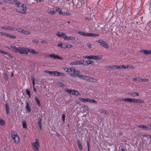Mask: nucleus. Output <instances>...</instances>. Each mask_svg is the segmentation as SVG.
I'll list each match as a JSON object with an SVG mask.
<instances>
[{"instance_id":"f257e3e1","label":"nucleus","mask_w":151,"mask_h":151,"mask_svg":"<svg viewBox=\"0 0 151 151\" xmlns=\"http://www.w3.org/2000/svg\"><path fill=\"white\" fill-rule=\"evenodd\" d=\"M6 48L11 50L16 53L19 52L21 54H27V48L26 47H19L17 48L14 46L11 45L10 47H7Z\"/></svg>"},{"instance_id":"f03ea898","label":"nucleus","mask_w":151,"mask_h":151,"mask_svg":"<svg viewBox=\"0 0 151 151\" xmlns=\"http://www.w3.org/2000/svg\"><path fill=\"white\" fill-rule=\"evenodd\" d=\"M15 6L16 7V10L17 12L23 14H26L27 9L25 4L21 5L19 2V3H18Z\"/></svg>"},{"instance_id":"7ed1b4c3","label":"nucleus","mask_w":151,"mask_h":151,"mask_svg":"<svg viewBox=\"0 0 151 151\" xmlns=\"http://www.w3.org/2000/svg\"><path fill=\"white\" fill-rule=\"evenodd\" d=\"M70 69L69 74L70 76L75 77L78 76L79 77V76L81 75L80 74V71L79 70H76L74 67H71Z\"/></svg>"},{"instance_id":"20e7f679","label":"nucleus","mask_w":151,"mask_h":151,"mask_svg":"<svg viewBox=\"0 0 151 151\" xmlns=\"http://www.w3.org/2000/svg\"><path fill=\"white\" fill-rule=\"evenodd\" d=\"M32 146L33 149L35 151H39L40 146L39 139H35V141L32 143Z\"/></svg>"},{"instance_id":"39448f33","label":"nucleus","mask_w":151,"mask_h":151,"mask_svg":"<svg viewBox=\"0 0 151 151\" xmlns=\"http://www.w3.org/2000/svg\"><path fill=\"white\" fill-rule=\"evenodd\" d=\"M103 55H100L98 56L94 55H86L83 56L84 58H86L88 59H94L95 60H100L102 58Z\"/></svg>"},{"instance_id":"423d86ee","label":"nucleus","mask_w":151,"mask_h":151,"mask_svg":"<svg viewBox=\"0 0 151 151\" xmlns=\"http://www.w3.org/2000/svg\"><path fill=\"white\" fill-rule=\"evenodd\" d=\"M11 137L16 143H19L20 142L19 138L16 132H13L12 133Z\"/></svg>"},{"instance_id":"0eeeda50","label":"nucleus","mask_w":151,"mask_h":151,"mask_svg":"<svg viewBox=\"0 0 151 151\" xmlns=\"http://www.w3.org/2000/svg\"><path fill=\"white\" fill-rule=\"evenodd\" d=\"M84 62L85 60H76L70 63L69 65H83Z\"/></svg>"},{"instance_id":"6e6552de","label":"nucleus","mask_w":151,"mask_h":151,"mask_svg":"<svg viewBox=\"0 0 151 151\" xmlns=\"http://www.w3.org/2000/svg\"><path fill=\"white\" fill-rule=\"evenodd\" d=\"M1 28L6 30H10L13 31H15L17 29L15 27L7 25L2 27Z\"/></svg>"},{"instance_id":"1a4fd4ad","label":"nucleus","mask_w":151,"mask_h":151,"mask_svg":"<svg viewBox=\"0 0 151 151\" xmlns=\"http://www.w3.org/2000/svg\"><path fill=\"white\" fill-rule=\"evenodd\" d=\"M3 1L9 3L14 4L15 5L19 3V1L17 0H3Z\"/></svg>"},{"instance_id":"9d476101","label":"nucleus","mask_w":151,"mask_h":151,"mask_svg":"<svg viewBox=\"0 0 151 151\" xmlns=\"http://www.w3.org/2000/svg\"><path fill=\"white\" fill-rule=\"evenodd\" d=\"M48 56L50 58H53L54 59H58L59 60H63V58L58 55H55L53 54L49 55Z\"/></svg>"},{"instance_id":"9b49d317","label":"nucleus","mask_w":151,"mask_h":151,"mask_svg":"<svg viewBox=\"0 0 151 151\" xmlns=\"http://www.w3.org/2000/svg\"><path fill=\"white\" fill-rule=\"evenodd\" d=\"M28 52L32 53L33 55L38 54L39 53V52L38 51H36L35 50L30 48H27V54Z\"/></svg>"},{"instance_id":"f8f14e48","label":"nucleus","mask_w":151,"mask_h":151,"mask_svg":"<svg viewBox=\"0 0 151 151\" xmlns=\"http://www.w3.org/2000/svg\"><path fill=\"white\" fill-rule=\"evenodd\" d=\"M56 35L59 37H63L64 39L66 35L64 32H60L58 31L56 33Z\"/></svg>"},{"instance_id":"ddd939ff","label":"nucleus","mask_w":151,"mask_h":151,"mask_svg":"<svg viewBox=\"0 0 151 151\" xmlns=\"http://www.w3.org/2000/svg\"><path fill=\"white\" fill-rule=\"evenodd\" d=\"M140 52L142 53H144L145 55H151V50H142Z\"/></svg>"},{"instance_id":"4468645a","label":"nucleus","mask_w":151,"mask_h":151,"mask_svg":"<svg viewBox=\"0 0 151 151\" xmlns=\"http://www.w3.org/2000/svg\"><path fill=\"white\" fill-rule=\"evenodd\" d=\"M94 62L92 60H88V61H85L84 62L83 64L84 65H88L89 64L93 65L94 64Z\"/></svg>"},{"instance_id":"2eb2a0df","label":"nucleus","mask_w":151,"mask_h":151,"mask_svg":"<svg viewBox=\"0 0 151 151\" xmlns=\"http://www.w3.org/2000/svg\"><path fill=\"white\" fill-rule=\"evenodd\" d=\"M90 77H88L87 76L84 75H79V78L80 79H84L85 80L88 81H89Z\"/></svg>"},{"instance_id":"dca6fc26","label":"nucleus","mask_w":151,"mask_h":151,"mask_svg":"<svg viewBox=\"0 0 151 151\" xmlns=\"http://www.w3.org/2000/svg\"><path fill=\"white\" fill-rule=\"evenodd\" d=\"M0 53H2L3 54L6 55L11 58H13L12 56L8 52L1 50L0 52Z\"/></svg>"},{"instance_id":"f3484780","label":"nucleus","mask_w":151,"mask_h":151,"mask_svg":"<svg viewBox=\"0 0 151 151\" xmlns=\"http://www.w3.org/2000/svg\"><path fill=\"white\" fill-rule=\"evenodd\" d=\"M0 53H2L3 54L6 55L11 58H13L12 56L8 52L1 50L0 52Z\"/></svg>"},{"instance_id":"a211bd4d","label":"nucleus","mask_w":151,"mask_h":151,"mask_svg":"<svg viewBox=\"0 0 151 151\" xmlns=\"http://www.w3.org/2000/svg\"><path fill=\"white\" fill-rule=\"evenodd\" d=\"M101 45L103 47L106 48H107L109 47V45L105 41H101Z\"/></svg>"},{"instance_id":"6ab92c4d","label":"nucleus","mask_w":151,"mask_h":151,"mask_svg":"<svg viewBox=\"0 0 151 151\" xmlns=\"http://www.w3.org/2000/svg\"><path fill=\"white\" fill-rule=\"evenodd\" d=\"M75 39V38L73 36H69L68 37L66 35L65 38H64V40H74Z\"/></svg>"},{"instance_id":"aec40b11","label":"nucleus","mask_w":151,"mask_h":151,"mask_svg":"<svg viewBox=\"0 0 151 151\" xmlns=\"http://www.w3.org/2000/svg\"><path fill=\"white\" fill-rule=\"evenodd\" d=\"M79 99L81 102L83 103L88 102V98L84 99L82 97H79Z\"/></svg>"},{"instance_id":"412c9836","label":"nucleus","mask_w":151,"mask_h":151,"mask_svg":"<svg viewBox=\"0 0 151 151\" xmlns=\"http://www.w3.org/2000/svg\"><path fill=\"white\" fill-rule=\"evenodd\" d=\"M130 95L132 96L133 97H135L136 96H139V94L136 92H131L129 93Z\"/></svg>"},{"instance_id":"4be33fe9","label":"nucleus","mask_w":151,"mask_h":151,"mask_svg":"<svg viewBox=\"0 0 151 151\" xmlns=\"http://www.w3.org/2000/svg\"><path fill=\"white\" fill-rule=\"evenodd\" d=\"M55 11H56V12H58L59 14L62 15L63 12H62L61 9L60 8L56 7L55 8Z\"/></svg>"},{"instance_id":"5701e85b","label":"nucleus","mask_w":151,"mask_h":151,"mask_svg":"<svg viewBox=\"0 0 151 151\" xmlns=\"http://www.w3.org/2000/svg\"><path fill=\"white\" fill-rule=\"evenodd\" d=\"M137 127L139 128L144 129L145 130H148L149 129L148 127L145 125H138Z\"/></svg>"},{"instance_id":"b1692460","label":"nucleus","mask_w":151,"mask_h":151,"mask_svg":"<svg viewBox=\"0 0 151 151\" xmlns=\"http://www.w3.org/2000/svg\"><path fill=\"white\" fill-rule=\"evenodd\" d=\"M99 35L98 34H94L90 33H88V36L89 37H96L99 36Z\"/></svg>"},{"instance_id":"393cba45","label":"nucleus","mask_w":151,"mask_h":151,"mask_svg":"<svg viewBox=\"0 0 151 151\" xmlns=\"http://www.w3.org/2000/svg\"><path fill=\"white\" fill-rule=\"evenodd\" d=\"M98 111L99 112L105 114H107L108 113L107 111L102 109H99Z\"/></svg>"},{"instance_id":"a878e982","label":"nucleus","mask_w":151,"mask_h":151,"mask_svg":"<svg viewBox=\"0 0 151 151\" xmlns=\"http://www.w3.org/2000/svg\"><path fill=\"white\" fill-rule=\"evenodd\" d=\"M89 81L93 83H97L98 82V80L96 78L90 77Z\"/></svg>"},{"instance_id":"bb28decb","label":"nucleus","mask_w":151,"mask_h":151,"mask_svg":"<svg viewBox=\"0 0 151 151\" xmlns=\"http://www.w3.org/2000/svg\"><path fill=\"white\" fill-rule=\"evenodd\" d=\"M77 144L79 149L80 150H82L83 149L82 145L79 140L77 141Z\"/></svg>"},{"instance_id":"cd10ccee","label":"nucleus","mask_w":151,"mask_h":151,"mask_svg":"<svg viewBox=\"0 0 151 151\" xmlns=\"http://www.w3.org/2000/svg\"><path fill=\"white\" fill-rule=\"evenodd\" d=\"M71 94L72 95H74L76 96H78L79 93L77 91L73 90Z\"/></svg>"},{"instance_id":"c85d7f7f","label":"nucleus","mask_w":151,"mask_h":151,"mask_svg":"<svg viewBox=\"0 0 151 151\" xmlns=\"http://www.w3.org/2000/svg\"><path fill=\"white\" fill-rule=\"evenodd\" d=\"M5 106L6 114H8L9 112V105L7 104L6 103Z\"/></svg>"},{"instance_id":"c756f323","label":"nucleus","mask_w":151,"mask_h":151,"mask_svg":"<svg viewBox=\"0 0 151 151\" xmlns=\"http://www.w3.org/2000/svg\"><path fill=\"white\" fill-rule=\"evenodd\" d=\"M78 33L80 34V35L85 36H88V33H86L84 32H83L82 31H79L78 32Z\"/></svg>"},{"instance_id":"7c9ffc66","label":"nucleus","mask_w":151,"mask_h":151,"mask_svg":"<svg viewBox=\"0 0 151 151\" xmlns=\"http://www.w3.org/2000/svg\"><path fill=\"white\" fill-rule=\"evenodd\" d=\"M0 124L2 126L5 125V122L0 117Z\"/></svg>"},{"instance_id":"2f4dec72","label":"nucleus","mask_w":151,"mask_h":151,"mask_svg":"<svg viewBox=\"0 0 151 151\" xmlns=\"http://www.w3.org/2000/svg\"><path fill=\"white\" fill-rule=\"evenodd\" d=\"M35 101L37 102L38 106H40L41 105L40 102L39 100L37 98V97L35 96Z\"/></svg>"},{"instance_id":"473e14b6","label":"nucleus","mask_w":151,"mask_h":151,"mask_svg":"<svg viewBox=\"0 0 151 151\" xmlns=\"http://www.w3.org/2000/svg\"><path fill=\"white\" fill-rule=\"evenodd\" d=\"M25 107L28 112H30L31 111V109L29 107V104L27 103L26 104Z\"/></svg>"},{"instance_id":"72a5a7b5","label":"nucleus","mask_w":151,"mask_h":151,"mask_svg":"<svg viewBox=\"0 0 151 151\" xmlns=\"http://www.w3.org/2000/svg\"><path fill=\"white\" fill-rule=\"evenodd\" d=\"M88 102L93 103L94 104H96L97 103V102L95 100L89 99L88 100Z\"/></svg>"},{"instance_id":"f704fd0d","label":"nucleus","mask_w":151,"mask_h":151,"mask_svg":"<svg viewBox=\"0 0 151 151\" xmlns=\"http://www.w3.org/2000/svg\"><path fill=\"white\" fill-rule=\"evenodd\" d=\"M22 126L23 128L26 129L27 128L26 122L25 120L22 121Z\"/></svg>"},{"instance_id":"c9c22d12","label":"nucleus","mask_w":151,"mask_h":151,"mask_svg":"<svg viewBox=\"0 0 151 151\" xmlns=\"http://www.w3.org/2000/svg\"><path fill=\"white\" fill-rule=\"evenodd\" d=\"M131 99L129 98H124L122 99V100L126 102H131Z\"/></svg>"},{"instance_id":"e433bc0d","label":"nucleus","mask_w":151,"mask_h":151,"mask_svg":"<svg viewBox=\"0 0 151 151\" xmlns=\"http://www.w3.org/2000/svg\"><path fill=\"white\" fill-rule=\"evenodd\" d=\"M47 12L50 14H54L56 12V11H55H55H52L50 10H49L47 11Z\"/></svg>"},{"instance_id":"4c0bfd02","label":"nucleus","mask_w":151,"mask_h":151,"mask_svg":"<svg viewBox=\"0 0 151 151\" xmlns=\"http://www.w3.org/2000/svg\"><path fill=\"white\" fill-rule=\"evenodd\" d=\"M106 69H114V65H112L109 66H107L105 67Z\"/></svg>"},{"instance_id":"58836bf2","label":"nucleus","mask_w":151,"mask_h":151,"mask_svg":"<svg viewBox=\"0 0 151 151\" xmlns=\"http://www.w3.org/2000/svg\"><path fill=\"white\" fill-rule=\"evenodd\" d=\"M6 36L9 38H12L14 39L15 38H16V36H15L13 35H11L8 33H7V34H6Z\"/></svg>"},{"instance_id":"ea45409f","label":"nucleus","mask_w":151,"mask_h":151,"mask_svg":"<svg viewBox=\"0 0 151 151\" xmlns=\"http://www.w3.org/2000/svg\"><path fill=\"white\" fill-rule=\"evenodd\" d=\"M148 81V80L147 78H140L139 79V82H146Z\"/></svg>"},{"instance_id":"a19ab883","label":"nucleus","mask_w":151,"mask_h":151,"mask_svg":"<svg viewBox=\"0 0 151 151\" xmlns=\"http://www.w3.org/2000/svg\"><path fill=\"white\" fill-rule=\"evenodd\" d=\"M30 33V32L29 31L23 30L22 34L25 35H29Z\"/></svg>"},{"instance_id":"79ce46f5","label":"nucleus","mask_w":151,"mask_h":151,"mask_svg":"<svg viewBox=\"0 0 151 151\" xmlns=\"http://www.w3.org/2000/svg\"><path fill=\"white\" fill-rule=\"evenodd\" d=\"M38 124L40 129H41V119H38Z\"/></svg>"},{"instance_id":"37998d69","label":"nucleus","mask_w":151,"mask_h":151,"mask_svg":"<svg viewBox=\"0 0 151 151\" xmlns=\"http://www.w3.org/2000/svg\"><path fill=\"white\" fill-rule=\"evenodd\" d=\"M70 15V14L69 12H63V13L62 15Z\"/></svg>"},{"instance_id":"c03bdc74","label":"nucleus","mask_w":151,"mask_h":151,"mask_svg":"<svg viewBox=\"0 0 151 151\" xmlns=\"http://www.w3.org/2000/svg\"><path fill=\"white\" fill-rule=\"evenodd\" d=\"M70 68H63L64 70L66 72L70 73Z\"/></svg>"},{"instance_id":"a18cd8bd","label":"nucleus","mask_w":151,"mask_h":151,"mask_svg":"<svg viewBox=\"0 0 151 151\" xmlns=\"http://www.w3.org/2000/svg\"><path fill=\"white\" fill-rule=\"evenodd\" d=\"M127 68H129L130 69H134L135 68V67L133 65H127Z\"/></svg>"},{"instance_id":"49530a36","label":"nucleus","mask_w":151,"mask_h":151,"mask_svg":"<svg viewBox=\"0 0 151 151\" xmlns=\"http://www.w3.org/2000/svg\"><path fill=\"white\" fill-rule=\"evenodd\" d=\"M144 102L143 100L139 99H137V103H143Z\"/></svg>"},{"instance_id":"de8ad7c7","label":"nucleus","mask_w":151,"mask_h":151,"mask_svg":"<svg viewBox=\"0 0 151 151\" xmlns=\"http://www.w3.org/2000/svg\"><path fill=\"white\" fill-rule=\"evenodd\" d=\"M44 72H47V73L52 75L53 74V75L54 71H50L49 70H45Z\"/></svg>"},{"instance_id":"09e8293b","label":"nucleus","mask_w":151,"mask_h":151,"mask_svg":"<svg viewBox=\"0 0 151 151\" xmlns=\"http://www.w3.org/2000/svg\"><path fill=\"white\" fill-rule=\"evenodd\" d=\"M58 85L61 87H64L65 86V84L62 82H59L58 83Z\"/></svg>"},{"instance_id":"8fccbe9b","label":"nucleus","mask_w":151,"mask_h":151,"mask_svg":"<svg viewBox=\"0 0 151 151\" xmlns=\"http://www.w3.org/2000/svg\"><path fill=\"white\" fill-rule=\"evenodd\" d=\"M17 29L16 30H17L18 32H20L21 33H22V32L23 31V30L22 29L20 28H17Z\"/></svg>"},{"instance_id":"3c124183","label":"nucleus","mask_w":151,"mask_h":151,"mask_svg":"<svg viewBox=\"0 0 151 151\" xmlns=\"http://www.w3.org/2000/svg\"><path fill=\"white\" fill-rule=\"evenodd\" d=\"M114 68H117L119 70L121 69V65L119 66L114 65Z\"/></svg>"},{"instance_id":"603ef678","label":"nucleus","mask_w":151,"mask_h":151,"mask_svg":"<svg viewBox=\"0 0 151 151\" xmlns=\"http://www.w3.org/2000/svg\"><path fill=\"white\" fill-rule=\"evenodd\" d=\"M59 72L57 71H54L53 75L55 76H59Z\"/></svg>"},{"instance_id":"864d4df0","label":"nucleus","mask_w":151,"mask_h":151,"mask_svg":"<svg viewBox=\"0 0 151 151\" xmlns=\"http://www.w3.org/2000/svg\"><path fill=\"white\" fill-rule=\"evenodd\" d=\"M139 79H140L138 77H135L132 78V80L133 81H139Z\"/></svg>"},{"instance_id":"5fc2aeb1","label":"nucleus","mask_w":151,"mask_h":151,"mask_svg":"<svg viewBox=\"0 0 151 151\" xmlns=\"http://www.w3.org/2000/svg\"><path fill=\"white\" fill-rule=\"evenodd\" d=\"M137 99L134 98L131 99V102L137 103Z\"/></svg>"},{"instance_id":"6e6d98bb","label":"nucleus","mask_w":151,"mask_h":151,"mask_svg":"<svg viewBox=\"0 0 151 151\" xmlns=\"http://www.w3.org/2000/svg\"><path fill=\"white\" fill-rule=\"evenodd\" d=\"M58 46L59 47L63 48V43L62 42H59L58 44Z\"/></svg>"},{"instance_id":"4d7b16f0","label":"nucleus","mask_w":151,"mask_h":151,"mask_svg":"<svg viewBox=\"0 0 151 151\" xmlns=\"http://www.w3.org/2000/svg\"><path fill=\"white\" fill-rule=\"evenodd\" d=\"M65 91H67L68 93L71 94L72 90L70 89H67Z\"/></svg>"},{"instance_id":"13d9d810","label":"nucleus","mask_w":151,"mask_h":151,"mask_svg":"<svg viewBox=\"0 0 151 151\" xmlns=\"http://www.w3.org/2000/svg\"><path fill=\"white\" fill-rule=\"evenodd\" d=\"M26 92L27 93L28 95L29 96L30 98V97H31V96H30V91L28 90L27 89L26 90Z\"/></svg>"},{"instance_id":"bf43d9fd","label":"nucleus","mask_w":151,"mask_h":151,"mask_svg":"<svg viewBox=\"0 0 151 151\" xmlns=\"http://www.w3.org/2000/svg\"><path fill=\"white\" fill-rule=\"evenodd\" d=\"M127 65H121V69L123 68L124 69H126L127 68Z\"/></svg>"},{"instance_id":"052dcab7","label":"nucleus","mask_w":151,"mask_h":151,"mask_svg":"<svg viewBox=\"0 0 151 151\" xmlns=\"http://www.w3.org/2000/svg\"><path fill=\"white\" fill-rule=\"evenodd\" d=\"M87 46L89 48H91V45L90 43L88 42L87 44Z\"/></svg>"},{"instance_id":"680f3d73","label":"nucleus","mask_w":151,"mask_h":151,"mask_svg":"<svg viewBox=\"0 0 151 151\" xmlns=\"http://www.w3.org/2000/svg\"><path fill=\"white\" fill-rule=\"evenodd\" d=\"M67 44L65 43H63V48H67Z\"/></svg>"},{"instance_id":"e2e57ef3","label":"nucleus","mask_w":151,"mask_h":151,"mask_svg":"<svg viewBox=\"0 0 151 151\" xmlns=\"http://www.w3.org/2000/svg\"><path fill=\"white\" fill-rule=\"evenodd\" d=\"M73 47V46L70 44L67 45V48H70Z\"/></svg>"},{"instance_id":"0e129e2a","label":"nucleus","mask_w":151,"mask_h":151,"mask_svg":"<svg viewBox=\"0 0 151 151\" xmlns=\"http://www.w3.org/2000/svg\"><path fill=\"white\" fill-rule=\"evenodd\" d=\"M62 119H63V121L64 122L65 120V115L64 114H63L62 115Z\"/></svg>"},{"instance_id":"69168bd1","label":"nucleus","mask_w":151,"mask_h":151,"mask_svg":"<svg viewBox=\"0 0 151 151\" xmlns=\"http://www.w3.org/2000/svg\"><path fill=\"white\" fill-rule=\"evenodd\" d=\"M32 41L35 43H38L39 42L36 39H34L32 40Z\"/></svg>"},{"instance_id":"338daca9","label":"nucleus","mask_w":151,"mask_h":151,"mask_svg":"<svg viewBox=\"0 0 151 151\" xmlns=\"http://www.w3.org/2000/svg\"><path fill=\"white\" fill-rule=\"evenodd\" d=\"M65 75L64 73H62L59 72V76H65Z\"/></svg>"},{"instance_id":"774afa93","label":"nucleus","mask_w":151,"mask_h":151,"mask_svg":"<svg viewBox=\"0 0 151 151\" xmlns=\"http://www.w3.org/2000/svg\"><path fill=\"white\" fill-rule=\"evenodd\" d=\"M0 34L1 35H4V36H6V34H7V33L2 32H0Z\"/></svg>"}]
</instances>
